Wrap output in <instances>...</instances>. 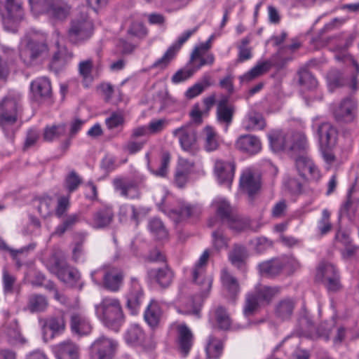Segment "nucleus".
<instances>
[{
	"label": "nucleus",
	"mask_w": 359,
	"mask_h": 359,
	"mask_svg": "<svg viewBox=\"0 0 359 359\" xmlns=\"http://www.w3.org/2000/svg\"><path fill=\"white\" fill-rule=\"evenodd\" d=\"M210 257L208 250H205L198 261L192 269V278L194 283L200 287L199 294L191 297L190 305H186V313L192 314L197 317L200 316V313L203 306V301L208 297L212 284V277L206 274V266Z\"/></svg>",
	"instance_id": "nucleus-1"
},
{
	"label": "nucleus",
	"mask_w": 359,
	"mask_h": 359,
	"mask_svg": "<svg viewBox=\"0 0 359 359\" xmlns=\"http://www.w3.org/2000/svg\"><path fill=\"white\" fill-rule=\"evenodd\" d=\"M22 106L20 97L8 95L0 101V129L8 138H13L17 130L16 125L22 118Z\"/></svg>",
	"instance_id": "nucleus-2"
},
{
	"label": "nucleus",
	"mask_w": 359,
	"mask_h": 359,
	"mask_svg": "<svg viewBox=\"0 0 359 359\" xmlns=\"http://www.w3.org/2000/svg\"><path fill=\"white\" fill-rule=\"evenodd\" d=\"M97 318L107 327L118 331L124 323V314L120 300L104 297L95 306Z\"/></svg>",
	"instance_id": "nucleus-3"
},
{
	"label": "nucleus",
	"mask_w": 359,
	"mask_h": 359,
	"mask_svg": "<svg viewBox=\"0 0 359 359\" xmlns=\"http://www.w3.org/2000/svg\"><path fill=\"white\" fill-rule=\"evenodd\" d=\"M93 33V20L87 15H82L71 21L67 36L69 43L79 46L88 41Z\"/></svg>",
	"instance_id": "nucleus-4"
},
{
	"label": "nucleus",
	"mask_w": 359,
	"mask_h": 359,
	"mask_svg": "<svg viewBox=\"0 0 359 359\" xmlns=\"http://www.w3.org/2000/svg\"><path fill=\"white\" fill-rule=\"evenodd\" d=\"M332 112L337 122L343 123H354L358 119V103L351 97L342 99L339 103L334 104Z\"/></svg>",
	"instance_id": "nucleus-5"
},
{
	"label": "nucleus",
	"mask_w": 359,
	"mask_h": 359,
	"mask_svg": "<svg viewBox=\"0 0 359 359\" xmlns=\"http://www.w3.org/2000/svg\"><path fill=\"white\" fill-rule=\"evenodd\" d=\"M143 179L140 177H116L112 184L114 190L120 195L128 199H136L140 196V188Z\"/></svg>",
	"instance_id": "nucleus-6"
},
{
	"label": "nucleus",
	"mask_w": 359,
	"mask_h": 359,
	"mask_svg": "<svg viewBox=\"0 0 359 359\" xmlns=\"http://www.w3.org/2000/svg\"><path fill=\"white\" fill-rule=\"evenodd\" d=\"M126 307L132 315H136L144 299V292L139 280L131 277L126 294Z\"/></svg>",
	"instance_id": "nucleus-7"
},
{
	"label": "nucleus",
	"mask_w": 359,
	"mask_h": 359,
	"mask_svg": "<svg viewBox=\"0 0 359 359\" xmlns=\"http://www.w3.org/2000/svg\"><path fill=\"white\" fill-rule=\"evenodd\" d=\"M48 51V48L46 43L29 39L26 43H21L20 57L25 64L29 65L33 60L46 55Z\"/></svg>",
	"instance_id": "nucleus-8"
},
{
	"label": "nucleus",
	"mask_w": 359,
	"mask_h": 359,
	"mask_svg": "<svg viewBox=\"0 0 359 359\" xmlns=\"http://www.w3.org/2000/svg\"><path fill=\"white\" fill-rule=\"evenodd\" d=\"M116 347L117 343L114 340L101 336L90 346V359H112Z\"/></svg>",
	"instance_id": "nucleus-9"
},
{
	"label": "nucleus",
	"mask_w": 359,
	"mask_h": 359,
	"mask_svg": "<svg viewBox=\"0 0 359 359\" xmlns=\"http://www.w3.org/2000/svg\"><path fill=\"white\" fill-rule=\"evenodd\" d=\"M0 12L4 26L8 29L10 23H18L23 19L22 1L21 0H5L0 7Z\"/></svg>",
	"instance_id": "nucleus-10"
},
{
	"label": "nucleus",
	"mask_w": 359,
	"mask_h": 359,
	"mask_svg": "<svg viewBox=\"0 0 359 359\" xmlns=\"http://www.w3.org/2000/svg\"><path fill=\"white\" fill-rule=\"evenodd\" d=\"M42 330L44 335L50 332V338L53 339L64 333L66 329L65 313L59 311L56 313L49 316L41 321Z\"/></svg>",
	"instance_id": "nucleus-11"
},
{
	"label": "nucleus",
	"mask_w": 359,
	"mask_h": 359,
	"mask_svg": "<svg viewBox=\"0 0 359 359\" xmlns=\"http://www.w3.org/2000/svg\"><path fill=\"white\" fill-rule=\"evenodd\" d=\"M295 166L299 175L303 179L318 182L322 177L320 170L307 154H301L295 159Z\"/></svg>",
	"instance_id": "nucleus-12"
},
{
	"label": "nucleus",
	"mask_w": 359,
	"mask_h": 359,
	"mask_svg": "<svg viewBox=\"0 0 359 359\" xmlns=\"http://www.w3.org/2000/svg\"><path fill=\"white\" fill-rule=\"evenodd\" d=\"M100 272L102 273V285L106 290L112 292L120 290L124 279L122 270L115 267L100 269L92 273L93 278Z\"/></svg>",
	"instance_id": "nucleus-13"
},
{
	"label": "nucleus",
	"mask_w": 359,
	"mask_h": 359,
	"mask_svg": "<svg viewBox=\"0 0 359 359\" xmlns=\"http://www.w3.org/2000/svg\"><path fill=\"white\" fill-rule=\"evenodd\" d=\"M292 262L287 257L273 258L259 263L257 266L259 273L266 277H274L279 275Z\"/></svg>",
	"instance_id": "nucleus-14"
},
{
	"label": "nucleus",
	"mask_w": 359,
	"mask_h": 359,
	"mask_svg": "<svg viewBox=\"0 0 359 359\" xmlns=\"http://www.w3.org/2000/svg\"><path fill=\"white\" fill-rule=\"evenodd\" d=\"M172 134L178 139L184 151H191L196 143V132L191 125L187 124L177 128L173 130Z\"/></svg>",
	"instance_id": "nucleus-15"
},
{
	"label": "nucleus",
	"mask_w": 359,
	"mask_h": 359,
	"mask_svg": "<svg viewBox=\"0 0 359 359\" xmlns=\"http://www.w3.org/2000/svg\"><path fill=\"white\" fill-rule=\"evenodd\" d=\"M236 171L234 161H225L217 159L215 162L214 172L221 184L229 186L233 180Z\"/></svg>",
	"instance_id": "nucleus-16"
},
{
	"label": "nucleus",
	"mask_w": 359,
	"mask_h": 359,
	"mask_svg": "<svg viewBox=\"0 0 359 359\" xmlns=\"http://www.w3.org/2000/svg\"><path fill=\"white\" fill-rule=\"evenodd\" d=\"M235 147L242 153L254 156L262 150L260 139L253 135H242L238 137L235 142Z\"/></svg>",
	"instance_id": "nucleus-17"
},
{
	"label": "nucleus",
	"mask_w": 359,
	"mask_h": 359,
	"mask_svg": "<svg viewBox=\"0 0 359 359\" xmlns=\"http://www.w3.org/2000/svg\"><path fill=\"white\" fill-rule=\"evenodd\" d=\"M177 337V343L182 355L187 357L194 344V335L188 326L184 324H179L176 327Z\"/></svg>",
	"instance_id": "nucleus-18"
},
{
	"label": "nucleus",
	"mask_w": 359,
	"mask_h": 359,
	"mask_svg": "<svg viewBox=\"0 0 359 359\" xmlns=\"http://www.w3.org/2000/svg\"><path fill=\"white\" fill-rule=\"evenodd\" d=\"M269 145L275 152L287 151L289 144L292 141V133L273 130L268 134Z\"/></svg>",
	"instance_id": "nucleus-19"
},
{
	"label": "nucleus",
	"mask_w": 359,
	"mask_h": 359,
	"mask_svg": "<svg viewBox=\"0 0 359 359\" xmlns=\"http://www.w3.org/2000/svg\"><path fill=\"white\" fill-rule=\"evenodd\" d=\"M195 164L185 158H180L174 177V183L178 188H184L194 172Z\"/></svg>",
	"instance_id": "nucleus-20"
},
{
	"label": "nucleus",
	"mask_w": 359,
	"mask_h": 359,
	"mask_svg": "<svg viewBox=\"0 0 359 359\" xmlns=\"http://www.w3.org/2000/svg\"><path fill=\"white\" fill-rule=\"evenodd\" d=\"M147 275L151 281L157 283L162 288L168 287L172 283L175 276L173 271L168 266L151 269L148 271Z\"/></svg>",
	"instance_id": "nucleus-21"
},
{
	"label": "nucleus",
	"mask_w": 359,
	"mask_h": 359,
	"mask_svg": "<svg viewBox=\"0 0 359 359\" xmlns=\"http://www.w3.org/2000/svg\"><path fill=\"white\" fill-rule=\"evenodd\" d=\"M57 359H79V347L71 340H65L53 347Z\"/></svg>",
	"instance_id": "nucleus-22"
},
{
	"label": "nucleus",
	"mask_w": 359,
	"mask_h": 359,
	"mask_svg": "<svg viewBox=\"0 0 359 359\" xmlns=\"http://www.w3.org/2000/svg\"><path fill=\"white\" fill-rule=\"evenodd\" d=\"M320 146H335L337 140L338 130L329 122L322 123L318 128Z\"/></svg>",
	"instance_id": "nucleus-23"
},
{
	"label": "nucleus",
	"mask_w": 359,
	"mask_h": 359,
	"mask_svg": "<svg viewBox=\"0 0 359 359\" xmlns=\"http://www.w3.org/2000/svg\"><path fill=\"white\" fill-rule=\"evenodd\" d=\"M240 187L241 190L252 198L260 189L259 180L255 179L253 172L248 168L243 171L240 177Z\"/></svg>",
	"instance_id": "nucleus-24"
},
{
	"label": "nucleus",
	"mask_w": 359,
	"mask_h": 359,
	"mask_svg": "<svg viewBox=\"0 0 359 359\" xmlns=\"http://www.w3.org/2000/svg\"><path fill=\"white\" fill-rule=\"evenodd\" d=\"M71 7L64 0H52L46 15L54 20H65L70 13Z\"/></svg>",
	"instance_id": "nucleus-25"
},
{
	"label": "nucleus",
	"mask_w": 359,
	"mask_h": 359,
	"mask_svg": "<svg viewBox=\"0 0 359 359\" xmlns=\"http://www.w3.org/2000/svg\"><path fill=\"white\" fill-rule=\"evenodd\" d=\"M113 218L112 209L107 206H103L93 213L90 224L95 229H102L109 225Z\"/></svg>",
	"instance_id": "nucleus-26"
},
{
	"label": "nucleus",
	"mask_w": 359,
	"mask_h": 359,
	"mask_svg": "<svg viewBox=\"0 0 359 359\" xmlns=\"http://www.w3.org/2000/svg\"><path fill=\"white\" fill-rule=\"evenodd\" d=\"M31 91L36 99L49 97L51 95V83L47 77H38L31 82Z\"/></svg>",
	"instance_id": "nucleus-27"
},
{
	"label": "nucleus",
	"mask_w": 359,
	"mask_h": 359,
	"mask_svg": "<svg viewBox=\"0 0 359 359\" xmlns=\"http://www.w3.org/2000/svg\"><path fill=\"white\" fill-rule=\"evenodd\" d=\"M234 108L229 104L227 97H223L217 103V119L221 123H225L229 126L233 121Z\"/></svg>",
	"instance_id": "nucleus-28"
},
{
	"label": "nucleus",
	"mask_w": 359,
	"mask_h": 359,
	"mask_svg": "<svg viewBox=\"0 0 359 359\" xmlns=\"http://www.w3.org/2000/svg\"><path fill=\"white\" fill-rule=\"evenodd\" d=\"M70 327L73 333L78 335H87L92 330L89 320L80 313H74L71 316Z\"/></svg>",
	"instance_id": "nucleus-29"
},
{
	"label": "nucleus",
	"mask_w": 359,
	"mask_h": 359,
	"mask_svg": "<svg viewBox=\"0 0 359 359\" xmlns=\"http://www.w3.org/2000/svg\"><path fill=\"white\" fill-rule=\"evenodd\" d=\"M220 279L224 289L231 298L234 299L240 292V286L236 278L232 276L226 269H223L221 271Z\"/></svg>",
	"instance_id": "nucleus-30"
},
{
	"label": "nucleus",
	"mask_w": 359,
	"mask_h": 359,
	"mask_svg": "<svg viewBox=\"0 0 359 359\" xmlns=\"http://www.w3.org/2000/svg\"><path fill=\"white\" fill-rule=\"evenodd\" d=\"M161 316V309L158 303L151 300L144 313V318L151 327L158 326Z\"/></svg>",
	"instance_id": "nucleus-31"
},
{
	"label": "nucleus",
	"mask_w": 359,
	"mask_h": 359,
	"mask_svg": "<svg viewBox=\"0 0 359 359\" xmlns=\"http://www.w3.org/2000/svg\"><path fill=\"white\" fill-rule=\"evenodd\" d=\"M280 287L266 285L256 286L253 290L262 305L269 304L273 299L280 293Z\"/></svg>",
	"instance_id": "nucleus-32"
},
{
	"label": "nucleus",
	"mask_w": 359,
	"mask_h": 359,
	"mask_svg": "<svg viewBox=\"0 0 359 359\" xmlns=\"http://www.w3.org/2000/svg\"><path fill=\"white\" fill-rule=\"evenodd\" d=\"M58 45V43H57ZM72 57V54L69 53L65 47L57 46V50L54 53L50 64V69L55 72L60 71Z\"/></svg>",
	"instance_id": "nucleus-33"
},
{
	"label": "nucleus",
	"mask_w": 359,
	"mask_h": 359,
	"mask_svg": "<svg viewBox=\"0 0 359 359\" xmlns=\"http://www.w3.org/2000/svg\"><path fill=\"white\" fill-rule=\"evenodd\" d=\"M243 125L248 130H261L264 128L266 122L261 114L252 111L245 116Z\"/></svg>",
	"instance_id": "nucleus-34"
},
{
	"label": "nucleus",
	"mask_w": 359,
	"mask_h": 359,
	"mask_svg": "<svg viewBox=\"0 0 359 359\" xmlns=\"http://www.w3.org/2000/svg\"><path fill=\"white\" fill-rule=\"evenodd\" d=\"M204 148L206 151L211 152L217 150L219 146V137L215 130L211 126L203 129Z\"/></svg>",
	"instance_id": "nucleus-35"
},
{
	"label": "nucleus",
	"mask_w": 359,
	"mask_h": 359,
	"mask_svg": "<svg viewBox=\"0 0 359 359\" xmlns=\"http://www.w3.org/2000/svg\"><path fill=\"white\" fill-rule=\"evenodd\" d=\"M308 147L309 143L306 135L302 133H292V141L289 144L287 152L304 153Z\"/></svg>",
	"instance_id": "nucleus-36"
},
{
	"label": "nucleus",
	"mask_w": 359,
	"mask_h": 359,
	"mask_svg": "<svg viewBox=\"0 0 359 359\" xmlns=\"http://www.w3.org/2000/svg\"><path fill=\"white\" fill-rule=\"evenodd\" d=\"M262 306L257 296L253 291L249 292L245 294V303L243 308V312L245 316L249 317L258 311Z\"/></svg>",
	"instance_id": "nucleus-37"
},
{
	"label": "nucleus",
	"mask_w": 359,
	"mask_h": 359,
	"mask_svg": "<svg viewBox=\"0 0 359 359\" xmlns=\"http://www.w3.org/2000/svg\"><path fill=\"white\" fill-rule=\"evenodd\" d=\"M213 318L219 329L227 330L231 325V320L226 309L222 306H217L213 311Z\"/></svg>",
	"instance_id": "nucleus-38"
},
{
	"label": "nucleus",
	"mask_w": 359,
	"mask_h": 359,
	"mask_svg": "<svg viewBox=\"0 0 359 359\" xmlns=\"http://www.w3.org/2000/svg\"><path fill=\"white\" fill-rule=\"evenodd\" d=\"M294 305L295 302L292 299H283L277 304L276 314L282 320H287L293 313Z\"/></svg>",
	"instance_id": "nucleus-39"
},
{
	"label": "nucleus",
	"mask_w": 359,
	"mask_h": 359,
	"mask_svg": "<svg viewBox=\"0 0 359 359\" xmlns=\"http://www.w3.org/2000/svg\"><path fill=\"white\" fill-rule=\"evenodd\" d=\"M125 339L128 344H142L144 341L145 333L140 325H132L128 330Z\"/></svg>",
	"instance_id": "nucleus-40"
},
{
	"label": "nucleus",
	"mask_w": 359,
	"mask_h": 359,
	"mask_svg": "<svg viewBox=\"0 0 359 359\" xmlns=\"http://www.w3.org/2000/svg\"><path fill=\"white\" fill-rule=\"evenodd\" d=\"M38 204V212L39 215L46 218L54 213L55 200L53 198L49 196H43L37 199Z\"/></svg>",
	"instance_id": "nucleus-41"
},
{
	"label": "nucleus",
	"mask_w": 359,
	"mask_h": 359,
	"mask_svg": "<svg viewBox=\"0 0 359 359\" xmlns=\"http://www.w3.org/2000/svg\"><path fill=\"white\" fill-rule=\"evenodd\" d=\"M48 305V300L44 295L33 294L29 297L27 307L31 313L43 311Z\"/></svg>",
	"instance_id": "nucleus-42"
},
{
	"label": "nucleus",
	"mask_w": 359,
	"mask_h": 359,
	"mask_svg": "<svg viewBox=\"0 0 359 359\" xmlns=\"http://www.w3.org/2000/svg\"><path fill=\"white\" fill-rule=\"evenodd\" d=\"M79 221V215L78 214L69 215L55 227L52 235L62 236L66 231L72 229Z\"/></svg>",
	"instance_id": "nucleus-43"
},
{
	"label": "nucleus",
	"mask_w": 359,
	"mask_h": 359,
	"mask_svg": "<svg viewBox=\"0 0 359 359\" xmlns=\"http://www.w3.org/2000/svg\"><path fill=\"white\" fill-rule=\"evenodd\" d=\"M174 48L169 47L161 57L157 59L150 67L151 69H157L161 71L168 67L171 62L176 57L177 53Z\"/></svg>",
	"instance_id": "nucleus-44"
},
{
	"label": "nucleus",
	"mask_w": 359,
	"mask_h": 359,
	"mask_svg": "<svg viewBox=\"0 0 359 359\" xmlns=\"http://www.w3.org/2000/svg\"><path fill=\"white\" fill-rule=\"evenodd\" d=\"M216 213L222 223H226L235 214L232 212L230 203L224 200L219 199L215 201Z\"/></svg>",
	"instance_id": "nucleus-45"
},
{
	"label": "nucleus",
	"mask_w": 359,
	"mask_h": 359,
	"mask_svg": "<svg viewBox=\"0 0 359 359\" xmlns=\"http://www.w3.org/2000/svg\"><path fill=\"white\" fill-rule=\"evenodd\" d=\"M66 132L65 124L48 126L43 130V138L46 142H53L64 135Z\"/></svg>",
	"instance_id": "nucleus-46"
},
{
	"label": "nucleus",
	"mask_w": 359,
	"mask_h": 359,
	"mask_svg": "<svg viewBox=\"0 0 359 359\" xmlns=\"http://www.w3.org/2000/svg\"><path fill=\"white\" fill-rule=\"evenodd\" d=\"M250 42L251 38L245 36L237 45L236 47L238 50L237 60L238 62H245L252 57V48L248 47Z\"/></svg>",
	"instance_id": "nucleus-47"
},
{
	"label": "nucleus",
	"mask_w": 359,
	"mask_h": 359,
	"mask_svg": "<svg viewBox=\"0 0 359 359\" xmlns=\"http://www.w3.org/2000/svg\"><path fill=\"white\" fill-rule=\"evenodd\" d=\"M81 184L82 178L75 170L70 171L65 178L64 186L69 196L76 191Z\"/></svg>",
	"instance_id": "nucleus-48"
},
{
	"label": "nucleus",
	"mask_w": 359,
	"mask_h": 359,
	"mask_svg": "<svg viewBox=\"0 0 359 359\" xmlns=\"http://www.w3.org/2000/svg\"><path fill=\"white\" fill-rule=\"evenodd\" d=\"M149 229L158 240L167 238L168 233L161 219L153 218L149 221Z\"/></svg>",
	"instance_id": "nucleus-49"
},
{
	"label": "nucleus",
	"mask_w": 359,
	"mask_h": 359,
	"mask_svg": "<svg viewBox=\"0 0 359 359\" xmlns=\"http://www.w3.org/2000/svg\"><path fill=\"white\" fill-rule=\"evenodd\" d=\"M331 213L327 209H323L320 219L317 222L318 232L321 236L327 234L332 229L330 222Z\"/></svg>",
	"instance_id": "nucleus-50"
},
{
	"label": "nucleus",
	"mask_w": 359,
	"mask_h": 359,
	"mask_svg": "<svg viewBox=\"0 0 359 359\" xmlns=\"http://www.w3.org/2000/svg\"><path fill=\"white\" fill-rule=\"evenodd\" d=\"M299 83L301 86L309 90L314 89L318 86V81L306 69L298 72Z\"/></svg>",
	"instance_id": "nucleus-51"
},
{
	"label": "nucleus",
	"mask_w": 359,
	"mask_h": 359,
	"mask_svg": "<svg viewBox=\"0 0 359 359\" xmlns=\"http://www.w3.org/2000/svg\"><path fill=\"white\" fill-rule=\"evenodd\" d=\"M70 208V196H60L55 203L54 215L57 218L62 217Z\"/></svg>",
	"instance_id": "nucleus-52"
},
{
	"label": "nucleus",
	"mask_w": 359,
	"mask_h": 359,
	"mask_svg": "<svg viewBox=\"0 0 359 359\" xmlns=\"http://www.w3.org/2000/svg\"><path fill=\"white\" fill-rule=\"evenodd\" d=\"M338 273L339 271L336 266L326 262H320L317 269V275L322 277L323 281Z\"/></svg>",
	"instance_id": "nucleus-53"
},
{
	"label": "nucleus",
	"mask_w": 359,
	"mask_h": 359,
	"mask_svg": "<svg viewBox=\"0 0 359 359\" xmlns=\"http://www.w3.org/2000/svg\"><path fill=\"white\" fill-rule=\"evenodd\" d=\"M223 350V344L221 341L210 336L206 346V351L210 358H218Z\"/></svg>",
	"instance_id": "nucleus-54"
},
{
	"label": "nucleus",
	"mask_w": 359,
	"mask_h": 359,
	"mask_svg": "<svg viewBox=\"0 0 359 359\" xmlns=\"http://www.w3.org/2000/svg\"><path fill=\"white\" fill-rule=\"evenodd\" d=\"M201 212V207L197 204H185L181 207L180 215L182 218H196Z\"/></svg>",
	"instance_id": "nucleus-55"
},
{
	"label": "nucleus",
	"mask_w": 359,
	"mask_h": 359,
	"mask_svg": "<svg viewBox=\"0 0 359 359\" xmlns=\"http://www.w3.org/2000/svg\"><path fill=\"white\" fill-rule=\"evenodd\" d=\"M16 277L11 274L6 268L2 271L3 290L5 294H12L16 283Z\"/></svg>",
	"instance_id": "nucleus-56"
},
{
	"label": "nucleus",
	"mask_w": 359,
	"mask_h": 359,
	"mask_svg": "<svg viewBox=\"0 0 359 359\" xmlns=\"http://www.w3.org/2000/svg\"><path fill=\"white\" fill-rule=\"evenodd\" d=\"M52 0H29L31 11L36 15L46 14Z\"/></svg>",
	"instance_id": "nucleus-57"
},
{
	"label": "nucleus",
	"mask_w": 359,
	"mask_h": 359,
	"mask_svg": "<svg viewBox=\"0 0 359 359\" xmlns=\"http://www.w3.org/2000/svg\"><path fill=\"white\" fill-rule=\"evenodd\" d=\"M170 162V154L168 152L163 153L161 158L160 167L156 170H151V173L156 177H165L168 175Z\"/></svg>",
	"instance_id": "nucleus-58"
},
{
	"label": "nucleus",
	"mask_w": 359,
	"mask_h": 359,
	"mask_svg": "<svg viewBox=\"0 0 359 359\" xmlns=\"http://www.w3.org/2000/svg\"><path fill=\"white\" fill-rule=\"evenodd\" d=\"M226 224L232 230L239 232L244 231L249 226V222L247 219L241 217L237 215H234Z\"/></svg>",
	"instance_id": "nucleus-59"
},
{
	"label": "nucleus",
	"mask_w": 359,
	"mask_h": 359,
	"mask_svg": "<svg viewBox=\"0 0 359 359\" xmlns=\"http://www.w3.org/2000/svg\"><path fill=\"white\" fill-rule=\"evenodd\" d=\"M195 72L196 69L193 68L186 67L180 69L172 75L171 81L174 84L184 82L191 78Z\"/></svg>",
	"instance_id": "nucleus-60"
},
{
	"label": "nucleus",
	"mask_w": 359,
	"mask_h": 359,
	"mask_svg": "<svg viewBox=\"0 0 359 359\" xmlns=\"http://www.w3.org/2000/svg\"><path fill=\"white\" fill-rule=\"evenodd\" d=\"M246 249L243 246H236L229 255L231 262L237 266L243 264L246 258Z\"/></svg>",
	"instance_id": "nucleus-61"
},
{
	"label": "nucleus",
	"mask_w": 359,
	"mask_h": 359,
	"mask_svg": "<svg viewBox=\"0 0 359 359\" xmlns=\"http://www.w3.org/2000/svg\"><path fill=\"white\" fill-rule=\"evenodd\" d=\"M212 243L215 248L217 250L226 248L228 245V239L224 236L222 229H218L212 233Z\"/></svg>",
	"instance_id": "nucleus-62"
},
{
	"label": "nucleus",
	"mask_w": 359,
	"mask_h": 359,
	"mask_svg": "<svg viewBox=\"0 0 359 359\" xmlns=\"http://www.w3.org/2000/svg\"><path fill=\"white\" fill-rule=\"evenodd\" d=\"M168 125L165 118L152 119L147 125L150 135H155L161 133Z\"/></svg>",
	"instance_id": "nucleus-63"
},
{
	"label": "nucleus",
	"mask_w": 359,
	"mask_h": 359,
	"mask_svg": "<svg viewBox=\"0 0 359 359\" xmlns=\"http://www.w3.org/2000/svg\"><path fill=\"white\" fill-rule=\"evenodd\" d=\"M128 34L137 38H144L147 34V29L141 22H133L128 30Z\"/></svg>",
	"instance_id": "nucleus-64"
}]
</instances>
